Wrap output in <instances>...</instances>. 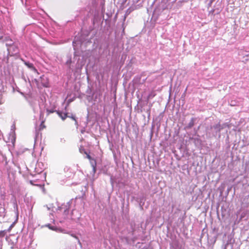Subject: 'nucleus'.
Returning <instances> with one entry per match:
<instances>
[{"mask_svg":"<svg viewBox=\"0 0 249 249\" xmlns=\"http://www.w3.org/2000/svg\"><path fill=\"white\" fill-rule=\"evenodd\" d=\"M47 115H49L50 113H53V112H54V110H47Z\"/></svg>","mask_w":249,"mask_h":249,"instance_id":"9d476101","label":"nucleus"},{"mask_svg":"<svg viewBox=\"0 0 249 249\" xmlns=\"http://www.w3.org/2000/svg\"><path fill=\"white\" fill-rule=\"evenodd\" d=\"M85 154L87 155V158L90 160V164L93 168V170L94 172H95L96 166V160L92 159L89 154L87 153V152H85Z\"/></svg>","mask_w":249,"mask_h":249,"instance_id":"f257e3e1","label":"nucleus"},{"mask_svg":"<svg viewBox=\"0 0 249 249\" xmlns=\"http://www.w3.org/2000/svg\"><path fill=\"white\" fill-rule=\"evenodd\" d=\"M156 95V93L154 91H151L149 95H148L147 97V99L149 100L150 99L153 98L154 97H155Z\"/></svg>","mask_w":249,"mask_h":249,"instance_id":"423d86ee","label":"nucleus"},{"mask_svg":"<svg viewBox=\"0 0 249 249\" xmlns=\"http://www.w3.org/2000/svg\"><path fill=\"white\" fill-rule=\"evenodd\" d=\"M24 64L28 67L29 68L31 69L32 70L34 71H36L37 70L36 69V68L34 66V65L32 63L28 62H24Z\"/></svg>","mask_w":249,"mask_h":249,"instance_id":"20e7f679","label":"nucleus"},{"mask_svg":"<svg viewBox=\"0 0 249 249\" xmlns=\"http://www.w3.org/2000/svg\"><path fill=\"white\" fill-rule=\"evenodd\" d=\"M5 235V233L4 231H0V237H3ZM2 243L0 241V249H2Z\"/></svg>","mask_w":249,"mask_h":249,"instance_id":"0eeeda50","label":"nucleus"},{"mask_svg":"<svg viewBox=\"0 0 249 249\" xmlns=\"http://www.w3.org/2000/svg\"><path fill=\"white\" fill-rule=\"evenodd\" d=\"M68 117H70V118H71V119H72L73 120H74V121L75 122V123H77V121H76V119H75V117L74 116H68Z\"/></svg>","mask_w":249,"mask_h":249,"instance_id":"1a4fd4ad","label":"nucleus"},{"mask_svg":"<svg viewBox=\"0 0 249 249\" xmlns=\"http://www.w3.org/2000/svg\"><path fill=\"white\" fill-rule=\"evenodd\" d=\"M58 116L63 120H65L68 117L67 113H63L59 111H56Z\"/></svg>","mask_w":249,"mask_h":249,"instance_id":"39448f33","label":"nucleus"},{"mask_svg":"<svg viewBox=\"0 0 249 249\" xmlns=\"http://www.w3.org/2000/svg\"><path fill=\"white\" fill-rule=\"evenodd\" d=\"M42 80V85L44 87H49V82L48 81V79L46 77L44 76H42L41 77Z\"/></svg>","mask_w":249,"mask_h":249,"instance_id":"7ed1b4c3","label":"nucleus"},{"mask_svg":"<svg viewBox=\"0 0 249 249\" xmlns=\"http://www.w3.org/2000/svg\"><path fill=\"white\" fill-rule=\"evenodd\" d=\"M13 47L11 46L10 48L8 49L9 50H11V49Z\"/></svg>","mask_w":249,"mask_h":249,"instance_id":"ddd939ff","label":"nucleus"},{"mask_svg":"<svg viewBox=\"0 0 249 249\" xmlns=\"http://www.w3.org/2000/svg\"><path fill=\"white\" fill-rule=\"evenodd\" d=\"M30 183L33 185H35V184L33 183V181L32 180H30Z\"/></svg>","mask_w":249,"mask_h":249,"instance_id":"f8f14e48","label":"nucleus"},{"mask_svg":"<svg viewBox=\"0 0 249 249\" xmlns=\"http://www.w3.org/2000/svg\"><path fill=\"white\" fill-rule=\"evenodd\" d=\"M39 119L41 120V123L39 126V130H41L46 128V126L44 124L45 119L44 118V113L43 112L40 113Z\"/></svg>","mask_w":249,"mask_h":249,"instance_id":"f03ea898","label":"nucleus"},{"mask_svg":"<svg viewBox=\"0 0 249 249\" xmlns=\"http://www.w3.org/2000/svg\"><path fill=\"white\" fill-rule=\"evenodd\" d=\"M4 34V31L2 29V26L0 25V39L3 38V35Z\"/></svg>","mask_w":249,"mask_h":249,"instance_id":"6e6552de","label":"nucleus"},{"mask_svg":"<svg viewBox=\"0 0 249 249\" xmlns=\"http://www.w3.org/2000/svg\"><path fill=\"white\" fill-rule=\"evenodd\" d=\"M71 236L72 237H74V238H75L77 239H78V237H77L75 235H74V234H71Z\"/></svg>","mask_w":249,"mask_h":249,"instance_id":"9b49d317","label":"nucleus"}]
</instances>
